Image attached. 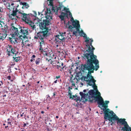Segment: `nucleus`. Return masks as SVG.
<instances>
[{"label": "nucleus", "mask_w": 131, "mask_h": 131, "mask_svg": "<svg viewBox=\"0 0 131 131\" xmlns=\"http://www.w3.org/2000/svg\"><path fill=\"white\" fill-rule=\"evenodd\" d=\"M86 90H83V92H86Z\"/></svg>", "instance_id": "51"}, {"label": "nucleus", "mask_w": 131, "mask_h": 131, "mask_svg": "<svg viewBox=\"0 0 131 131\" xmlns=\"http://www.w3.org/2000/svg\"><path fill=\"white\" fill-rule=\"evenodd\" d=\"M3 125L4 126V125H5V124L4 123L3 124Z\"/></svg>", "instance_id": "63"}, {"label": "nucleus", "mask_w": 131, "mask_h": 131, "mask_svg": "<svg viewBox=\"0 0 131 131\" xmlns=\"http://www.w3.org/2000/svg\"><path fill=\"white\" fill-rule=\"evenodd\" d=\"M8 126H5V128L6 129L7 128H8Z\"/></svg>", "instance_id": "52"}, {"label": "nucleus", "mask_w": 131, "mask_h": 131, "mask_svg": "<svg viewBox=\"0 0 131 131\" xmlns=\"http://www.w3.org/2000/svg\"><path fill=\"white\" fill-rule=\"evenodd\" d=\"M24 13L23 11H21L18 10V12H17V16H16V17L17 18H21L23 16V14H24Z\"/></svg>", "instance_id": "17"}, {"label": "nucleus", "mask_w": 131, "mask_h": 131, "mask_svg": "<svg viewBox=\"0 0 131 131\" xmlns=\"http://www.w3.org/2000/svg\"><path fill=\"white\" fill-rule=\"evenodd\" d=\"M48 1H49V6L50 5V7L51 8H51L52 9V10L53 11H54V12L55 11V10L54 9L55 8L53 7V0H47Z\"/></svg>", "instance_id": "20"}, {"label": "nucleus", "mask_w": 131, "mask_h": 131, "mask_svg": "<svg viewBox=\"0 0 131 131\" xmlns=\"http://www.w3.org/2000/svg\"><path fill=\"white\" fill-rule=\"evenodd\" d=\"M35 62L37 65H38L40 62H41V60L40 58H38L36 60Z\"/></svg>", "instance_id": "27"}, {"label": "nucleus", "mask_w": 131, "mask_h": 131, "mask_svg": "<svg viewBox=\"0 0 131 131\" xmlns=\"http://www.w3.org/2000/svg\"><path fill=\"white\" fill-rule=\"evenodd\" d=\"M65 34H64L63 32L59 33V35L55 36L56 43L57 44H60L62 45L63 42L64 41L65 39V37H64Z\"/></svg>", "instance_id": "10"}, {"label": "nucleus", "mask_w": 131, "mask_h": 131, "mask_svg": "<svg viewBox=\"0 0 131 131\" xmlns=\"http://www.w3.org/2000/svg\"><path fill=\"white\" fill-rule=\"evenodd\" d=\"M73 97L72 98V99H73V97L75 98V99H74L76 101H80V97L79 96H78L77 95H73L72 96Z\"/></svg>", "instance_id": "24"}, {"label": "nucleus", "mask_w": 131, "mask_h": 131, "mask_svg": "<svg viewBox=\"0 0 131 131\" xmlns=\"http://www.w3.org/2000/svg\"><path fill=\"white\" fill-rule=\"evenodd\" d=\"M32 57L33 58H34L36 56H35V55H32Z\"/></svg>", "instance_id": "47"}, {"label": "nucleus", "mask_w": 131, "mask_h": 131, "mask_svg": "<svg viewBox=\"0 0 131 131\" xmlns=\"http://www.w3.org/2000/svg\"><path fill=\"white\" fill-rule=\"evenodd\" d=\"M72 86H71V87H70V86H69L68 87V89H70H70H72Z\"/></svg>", "instance_id": "41"}, {"label": "nucleus", "mask_w": 131, "mask_h": 131, "mask_svg": "<svg viewBox=\"0 0 131 131\" xmlns=\"http://www.w3.org/2000/svg\"><path fill=\"white\" fill-rule=\"evenodd\" d=\"M2 1L3 3H4V4H6L7 3L6 1L7 0H2Z\"/></svg>", "instance_id": "36"}, {"label": "nucleus", "mask_w": 131, "mask_h": 131, "mask_svg": "<svg viewBox=\"0 0 131 131\" xmlns=\"http://www.w3.org/2000/svg\"><path fill=\"white\" fill-rule=\"evenodd\" d=\"M39 83V81H38L37 82V83Z\"/></svg>", "instance_id": "64"}, {"label": "nucleus", "mask_w": 131, "mask_h": 131, "mask_svg": "<svg viewBox=\"0 0 131 131\" xmlns=\"http://www.w3.org/2000/svg\"><path fill=\"white\" fill-rule=\"evenodd\" d=\"M18 12V10L17 9V8H16V9L15 10H14V9H13L12 13L11 15H9V17L10 18L12 19L13 20H14V19H15V18H14L12 17V16L14 17L15 16H16H16H17V12Z\"/></svg>", "instance_id": "15"}, {"label": "nucleus", "mask_w": 131, "mask_h": 131, "mask_svg": "<svg viewBox=\"0 0 131 131\" xmlns=\"http://www.w3.org/2000/svg\"><path fill=\"white\" fill-rule=\"evenodd\" d=\"M72 85L73 86H75V84H74V83H72Z\"/></svg>", "instance_id": "53"}, {"label": "nucleus", "mask_w": 131, "mask_h": 131, "mask_svg": "<svg viewBox=\"0 0 131 131\" xmlns=\"http://www.w3.org/2000/svg\"><path fill=\"white\" fill-rule=\"evenodd\" d=\"M3 25V22L1 21H0V27H2Z\"/></svg>", "instance_id": "32"}, {"label": "nucleus", "mask_w": 131, "mask_h": 131, "mask_svg": "<svg viewBox=\"0 0 131 131\" xmlns=\"http://www.w3.org/2000/svg\"><path fill=\"white\" fill-rule=\"evenodd\" d=\"M39 42H40V45H39L40 48L39 49V50L41 51V52L43 55L44 56H47L46 57H50V53H49L48 52L45 51L44 50H43V47L45 45V42L44 40H43L44 38L39 39Z\"/></svg>", "instance_id": "8"}, {"label": "nucleus", "mask_w": 131, "mask_h": 131, "mask_svg": "<svg viewBox=\"0 0 131 131\" xmlns=\"http://www.w3.org/2000/svg\"><path fill=\"white\" fill-rule=\"evenodd\" d=\"M17 39L14 38H11L9 37L8 40L11 42V43L13 44H15L17 42Z\"/></svg>", "instance_id": "19"}, {"label": "nucleus", "mask_w": 131, "mask_h": 131, "mask_svg": "<svg viewBox=\"0 0 131 131\" xmlns=\"http://www.w3.org/2000/svg\"><path fill=\"white\" fill-rule=\"evenodd\" d=\"M78 32L79 35L81 37L85 38L86 39L85 41L86 42V44L84 48V53L82 56L83 58L86 61L97 59V56L94 54L95 48L92 45V42L93 41L92 39L88 38L83 30H80Z\"/></svg>", "instance_id": "3"}, {"label": "nucleus", "mask_w": 131, "mask_h": 131, "mask_svg": "<svg viewBox=\"0 0 131 131\" xmlns=\"http://www.w3.org/2000/svg\"><path fill=\"white\" fill-rule=\"evenodd\" d=\"M84 94L83 95H82V96H81L82 98L85 97L86 95V94L85 93H84Z\"/></svg>", "instance_id": "39"}, {"label": "nucleus", "mask_w": 131, "mask_h": 131, "mask_svg": "<svg viewBox=\"0 0 131 131\" xmlns=\"http://www.w3.org/2000/svg\"><path fill=\"white\" fill-rule=\"evenodd\" d=\"M63 9L62 10V11H64L65 13H64L62 12H61V15L59 16V18L61 19V21H63L64 20V18L65 17H67V18H68V12H69V8L64 7H63Z\"/></svg>", "instance_id": "11"}, {"label": "nucleus", "mask_w": 131, "mask_h": 131, "mask_svg": "<svg viewBox=\"0 0 131 131\" xmlns=\"http://www.w3.org/2000/svg\"><path fill=\"white\" fill-rule=\"evenodd\" d=\"M12 25L13 24H12ZM19 29V27H18V28L13 25H12L10 28L11 32H12V33L14 34L15 35L18 34V33Z\"/></svg>", "instance_id": "14"}, {"label": "nucleus", "mask_w": 131, "mask_h": 131, "mask_svg": "<svg viewBox=\"0 0 131 131\" xmlns=\"http://www.w3.org/2000/svg\"><path fill=\"white\" fill-rule=\"evenodd\" d=\"M10 120V119L9 118H8V119H7V121H9V120Z\"/></svg>", "instance_id": "58"}, {"label": "nucleus", "mask_w": 131, "mask_h": 131, "mask_svg": "<svg viewBox=\"0 0 131 131\" xmlns=\"http://www.w3.org/2000/svg\"><path fill=\"white\" fill-rule=\"evenodd\" d=\"M65 66H64V64L63 63H61V64L59 65H57L56 66V67L57 69H59L60 68H61L62 69H63Z\"/></svg>", "instance_id": "22"}, {"label": "nucleus", "mask_w": 131, "mask_h": 131, "mask_svg": "<svg viewBox=\"0 0 131 131\" xmlns=\"http://www.w3.org/2000/svg\"><path fill=\"white\" fill-rule=\"evenodd\" d=\"M56 117L57 118H59V117L58 116H56Z\"/></svg>", "instance_id": "56"}, {"label": "nucleus", "mask_w": 131, "mask_h": 131, "mask_svg": "<svg viewBox=\"0 0 131 131\" xmlns=\"http://www.w3.org/2000/svg\"><path fill=\"white\" fill-rule=\"evenodd\" d=\"M18 52L16 51L14 48H13L12 46L8 45L6 48V53L7 55L8 56H16L18 53Z\"/></svg>", "instance_id": "9"}, {"label": "nucleus", "mask_w": 131, "mask_h": 131, "mask_svg": "<svg viewBox=\"0 0 131 131\" xmlns=\"http://www.w3.org/2000/svg\"><path fill=\"white\" fill-rule=\"evenodd\" d=\"M50 60H51V59H50L49 60H48V59L47 58L46 59V60L47 61V60H48V61H49Z\"/></svg>", "instance_id": "55"}, {"label": "nucleus", "mask_w": 131, "mask_h": 131, "mask_svg": "<svg viewBox=\"0 0 131 131\" xmlns=\"http://www.w3.org/2000/svg\"><path fill=\"white\" fill-rule=\"evenodd\" d=\"M13 59L14 61H15L16 62H18L20 60V57H13Z\"/></svg>", "instance_id": "23"}, {"label": "nucleus", "mask_w": 131, "mask_h": 131, "mask_svg": "<svg viewBox=\"0 0 131 131\" xmlns=\"http://www.w3.org/2000/svg\"><path fill=\"white\" fill-rule=\"evenodd\" d=\"M69 13V17L70 18H71V17H72V15L71 13V12L70 11H69V12H68Z\"/></svg>", "instance_id": "31"}, {"label": "nucleus", "mask_w": 131, "mask_h": 131, "mask_svg": "<svg viewBox=\"0 0 131 131\" xmlns=\"http://www.w3.org/2000/svg\"><path fill=\"white\" fill-rule=\"evenodd\" d=\"M74 27L73 26H72L71 25H70L69 27V29H72V28H74Z\"/></svg>", "instance_id": "34"}, {"label": "nucleus", "mask_w": 131, "mask_h": 131, "mask_svg": "<svg viewBox=\"0 0 131 131\" xmlns=\"http://www.w3.org/2000/svg\"><path fill=\"white\" fill-rule=\"evenodd\" d=\"M53 95L52 96V97H54L55 96V92H54L53 93Z\"/></svg>", "instance_id": "43"}, {"label": "nucleus", "mask_w": 131, "mask_h": 131, "mask_svg": "<svg viewBox=\"0 0 131 131\" xmlns=\"http://www.w3.org/2000/svg\"><path fill=\"white\" fill-rule=\"evenodd\" d=\"M2 29L3 30V32L7 33L8 31V27L6 24L4 27H3V28H2Z\"/></svg>", "instance_id": "21"}, {"label": "nucleus", "mask_w": 131, "mask_h": 131, "mask_svg": "<svg viewBox=\"0 0 131 131\" xmlns=\"http://www.w3.org/2000/svg\"><path fill=\"white\" fill-rule=\"evenodd\" d=\"M68 94L69 95H70V98H72L71 97V95H72V93H71V92L70 89L68 90Z\"/></svg>", "instance_id": "29"}, {"label": "nucleus", "mask_w": 131, "mask_h": 131, "mask_svg": "<svg viewBox=\"0 0 131 131\" xmlns=\"http://www.w3.org/2000/svg\"><path fill=\"white\" fill-rule=\"evenodd\" d=\"M6 25V24H5L4 22H3V26L2 27V28H3V27H4V26L5 25Z\"/></svg>", "instance_id": "44"}, {"label": "nucleus", "mask_w": 131, "mask_h": 131, "mask_svg": "<svg viewBox=\"0 0 131 131\" xmlns=\"http://www.w3.org/2000/svg\"><path fill=\"white\" fill-rule=\"evenodd\" d=\"M30 45V44H28V45H27V46H29Z\"/></svg>", "instance_id": "62"}, {"label": "nucleus", "mask_w": 131, "mask_h": 131, "mask_svg": "<svg viewBox=\"0 0 131 131\" xmlns=\"http://www.w3.org/2000/svg\"><path fill=\"white\" fill-rule=\"evenodd\" d=\"M11 78V77L10 76H8L7 77V78L9 80H10Z\"/></svg>", "instance_id": "40"}, {"label": "nucleus", "mask_w": 131, "mask_h": 131, "mask_svg": "<svg viewBox=\"0 0 131 131\" xmlns=\"http://www.w3.org/2000/svg\"><path fill=\"white\" fill-rule=\"evenodd\" d=\"M99 61L97 59L88 60L86 61V63L83 66L84 69L88 71L86 76L84 77V80L87 82L89 85L92 86L94 89L98 92L99 91L97 86L96 85L95 83L96 81L91 75V73L94 72V70L95 69L97 71L99 68Z\"/></svg>", "instance_id": "1"}, {"label": "nucleus", "mask_w": 131, "mask_h": 131, "mask_svg": "<svg viewBox=\"0 0 131 131\" xmlns=\"http://www.w3.org/2000/svg\"><path fill=\"white\" fill-rule=\"evenodd\" d=\"M29 16V14L24 13L23 14L21 18L22 19L27 23L31 20Z\"/></svg>", "instance_id": "13"}, {"label": "nucleus", "mask_w": 131, "mask_h": 131, "mask_svg": "<svg viewBox=\"0 0 131 131\" xmlns=\"http://www.w3.org/2000/svg\"><path fill=\"white\" fill-rule=\"evenodd\" d=\"M7 33L3 32L2 34H0V40L3 41L4 40L7 36Z\"/></svg>", "instance_id": "16"}, {"label": "nucleus", "mask_w": 131, "mask_h": 131, "mask_svg": "<svg viewBox=\"0 0 131 131\" xmlns=\"http://www.w3.org/2000/svg\"><path fill=\"white\" fill-rule=\"evenodd\" d=\"M60 75H59L58 76H56V79H58L59 78H60Z\"/></svg>", "instance_id": "42"}, {"label": "nucleus", "mask_w": 131, "mask_h": 131, "mask_svg": "<svg viewBox=\"0 0 131 131\" xmlns=\"http://www.w3.org/2000/svg\"><path fill=\"white\" fill-rule=\"evenodd\" d=\"M127 131H131V128Z\"/></svg>", "instance_id": "61"}, {"label": "nucleus", "mask_w": 131, "mask_h": 131, "mask_svg": "<svg viewBox=\"0 0 131 131\" xmlns=\"http://www.w3.org/2000/svg\"><path fill=\"white\" fill-rule=\"evenodd\" d=\"M10 35L12 36V37H11V38H13L16 39H18L17 37L18 36V34L15 35L14 34L12 33Z\"/></svg>", "instance_id": "26"}, {"label": "nucleus", "mask_w": 131, "mask_h": 131, "mask_svg": "<svg viewBox=\"0 0 131 131\" xmlns=\"http://www.w3.org/2000/svg\"><path fill=\"white\" fill-rule=\"evenodd\" d=\"M27 23L29 24V25H30V27L31 26H32L33 25H34V23L32 22L31 21V20H29V21L28 22H27Z\"/></svg>", "instance_id": "28"}, {"label": "nucleus", "mask_w": 131, "mask_h": 131, "mask_svg": "<svg viewBox=\"0 0 131 131\" xmlns=\"http://www.w3.org/2000/svg\"><path fill=\"white\" fill-rule=\"evenodd\" d=\"M8 73H11L12 72V71H11V69L10 68L8 70Z\"/></svg>", "instance_id": "38"}, {"label": "nucleus", "mask_w": 131, "mask_h": 131, "mask_svg": "<svg viewBox=\"0 0 131 131\" xmlns=\"http://www.w3.org/2000/svg\"><path fill=\"white\" fill-rule=\"evenodd\" d=\"M71 18V21L72 23V22H73V21H75L74 20V18H73L72 16V17H71V18Z\"/></svg>", "instance_id": "33"}, {"label": "nucleus", "mask_w": 131, "mask_h": 131, "mask_svg": "<svg viewBox=\"0 0 131 131\" xmlns=\"http://www.w3.org/2000/svg\"><path fill=\"white\" fill-rule=\"evenodd\" d=\"M96 99V100H98L97 102V104L99 105H102V107H104L102 109L104 111V118L105 119H106L107 118L111 115V116L112 114H114L112 111H111L109 108L107 109L108 107L107 105L109 103V101H105L104 103L103 98L101 96L99 97H97Z\"/></svg>", "instance_id": "5"}, {"label": "nucleus", "mask_w": 131, "mask_h": 131, "mask_svg": "<svg viewBox=\"0 0 131 131\" xmlns=\"http://www.w3.org/2000/svg\"><path fill=\"white\" fill-rule=\"evenodd\" d=\"M57 80H56L54 82V83H56L57 82Z\"/></svg>", "instance_id": "49"}, {"label": "nucleus", "mask_w": 131, "mask_h": 131, "mask_svg": "<svg viewBox=\"0 0 131 131\" xmlns=\"http://www.w3.org/2000/svg\"><path fill=\"white\" fill-rule=\"evenodd\" d=\"M26 124L25 123L24 124V126H23L24 127H25V126H26Z\"/></svg>", "instance_id": "50"}, {"label": "nucleus", "mask_w": 131, "mask_h": 131, "mask_svg": "<svg viewBox=\"0 0 131 131\" xmlns=\"http://www.w3.org/2000/svg\"><path fill=\"white\" fill-rule=\"evenodd\" d=\"M31 27L33 30L35 29L36 28V26L35 25V24L31 26Z\"/></svg>", "instance_id": "30"}, {"label": "nucleus", "mask_w": 131, "mask_h": 131, "mask_svg": "<svg viewBox=\"0 0 131 131\" xmlns=\"http://www.w3.org/2000/svg\"><path fill=\"white\" fill-rule=\"evenodd\" d=\"M12 122V119H11V122H8L7 123H8V124H10V125H12V124H11V122Z\"/></svg>", "instance_id": "35"}, {"label": "nucleus", "mask_w": 131, "mask_h": 131, "mask_svg": "<svg viewBox=\"0 0 131 131\" xmlns=\"http://www.w3.org/2000/svg\"><path fill=\"white\" fill-rule=\"evenodd\" d=\"M79 23V21L78 20H76V21H73L72 23V25L76 29V31H73V34L75 36L78 35V31H80V26Z\"/></svg>", "instance_id": "12"}, {"label": "nucleus", "mask_w": 131, "mask_h": 131, "mask_svg": "<svg viewBox=\"0 0 131 131\" xmlns=\"http://www.w3.org/2000/svg\"><path fill=\"white\" fill-rule=\"evenodd\" d=\"M24 114V113H23L22 114H20V116L21 117L23 116Z\"/></svg>", "instance_id": "46"}, {"label": "nucleus", "mask_w": 131, "mask_h": 131, "mask_svg": "<svg viewBox=\"0 0 131 131\" xmlns=\"http://www.w3.org/2000/svg\"><path fill=\"white\" fill-rule=\"evenodd\" d=\"M21 4L26 8H28L29 6V5L26 2H21Z\"/></svg>", "instance_id": "25"}, {"label": "nucleus", "mask_w": 131, "mask_h": 131, "mask_svg": "<svg viewBox=\"0 0 131 131\" xmlns=\"http://www.w3.org/2000/svg\"><path fill=\"white\" fill-rule=\"evenodd\" d=\"M33 60H35V59H31L30 60V61H31V62H32V61H33Z\"/></svg>", "instance_id": "48"}, {"label": "nucleus", "mask_w": 131, "mask_h": 131, "mask_svg": "<svg viewBox=\"0 0 131 131\" xmlns=\"http://www.w3.org/2000/svg\"><path fill=\"white\" fill-rule=\"evenodd\" d=\"M25 7H24V6H23L22 7V8H23V9H24V8H25Z\"/></svg>", "instance_id": "59"}, {"label": "nucleus", "mask_w": 131, "mask_h": 131, "mask_svg": "<svg viewBox=\"0 0 131 131\" xmlns=\"http://www.w3.org/2000/svg\"><path fill=\"white\" fill-rule=\"evenodd\" d=\"M52 14L50 9H47V12L46 16V19L41 20L40 22H39V26L40 28L42 30H44L42 32H39L37 34V35L34 37V39L44 38V37H46L49 35V26L51 24L50 23L51 20L52 19Z\"/></svg>", "instance_id": "2"}, {"label": "nucleus", "mask_w": 131, "mask_h": 131, "mask_svg": "<svg viewBox=\"0 0 131 131\" xmlns=\"http://www.w3.org/2000/svg\"><path fill=\"white\" fill-rule=\"evenodd\" d=\"M107 119L109 121L110 123H111V125H112L114 123H115V120H117V123L118 124L119 123L120 125H124V127L122 128V130H123V131H127L131 128V127L129 126L127 122L125 121V119H119L115 113L112 114L111 116V115L110 117L107 118Z\"/></svg>", "instance_id": "4"}, {"label": "nucleus", "mask_w": 131, "mask_h": 131, "mask_svg": "<svg viewBox=\"0 0 131 131\" xmlns=\"http://www.w3.org/2000/svg\"><path fill=\"white\" fill-rule=\"evenodd\" d=\"M89 93L90 95L89 96L88 101L91 103L97 102L98 100H96V97L97 96L99 97L101 96L99 92H98L97 94H96L93 90H89Z\"/></svg>", "instance_id": "7"}, {"label": "nucleus", "mask_w": 131, "mask_h": 131, "mask_svg": "<svg viewBox=\"0 0 131 131\" xmlns=\"http://www.w3.org/2000/svg\"><path fill=\"white\" fill-rule=\"evenodd\" d=\"M19 30L18 31V35L19 36L20 38L22 40V41L26 42L27 40L24 41V39L26 38L28 39V37L27 36L28 35L29 29L28 28L24 27H19Z\"/></svg>", "instance_id": "6"}, {"label": "nucleus", "mask_w": 131, "mask_h": 131, "mask_svg": "<svg viewBox=\"0 0 131 131\" xmlns=\"http://www.w3.org/2000/svg\"><path fill=\"white\" fill-rule=\"evenodd\" d=\"M48 96L47 97V99H50V97L49 95H47Z\"/></svg>", "instance_id": "45"}, {"label": "nucleus", "mask_w": 131, "mask_h": 131, "mask_svg": "<svg viewBox=\"0 0 131 131\" xmlns=\"http://www.w3.org/2000/svg\"><path fill=\"white\" fill-rule=\"evenodd\" d=\"M0 82H1V83L2 84H3V82H2V81H0Z\"/></svg>", "instance_id": "57"}, {"label": "nucleus", "mask_w": 131, "mask_h": 131, "mask_svg": "<svg viewBox=\"0 0 131 131\" xmlns=\"http://www.w3.org/2000/svg\"><path fill=\"white\" fill-rule=\"evenodd\" d=\"M11 5L13 6L14 5V4L13 3H12Z\"/></svg>", "instance_id": "60"}, {"label": "nucleus", "mask_w": 131, "mask_h": 131, "mask_svg": "<svg viewBox=\"0 0 131 131\" xmlns=\"http://www.w3.org/2000/svg\"><path fill=\"white\" fill-rule=\"evenodd\" d=\"M64 6L62 4H59L56 6V14H57L59 10H60L61 12V9Z\"/></svg>", "instance_id": "18"}, {"label": "nucleus", "mask_w": 131, "mask_h": 131, "mask_svg": "<svg viewBox=\"0 0 131 131\" xmlns=\"http://www.w3.org/2000/svg\"><path fill=\"white\" fill-rule=\"evenodd\" d=\"M80 94L81 96H82V95H83L84 94V93H83L82 92H80Z\"/></svg>", "instance_id": "37"}, {"label": "nucleus", "mask_w": 131, "mask_h": 131, "mask_svg": "<svg viewBox=\"0 0 131 131\" xmlns=\"http://www.w3.org/2000/svg\"><path fill=\"white\" fill-rule=\"evenodd\" d=\"M41 113L42 114H43L44 113V111H41Z\"/></svg>", "instance_id": "54"}]
</instances>
